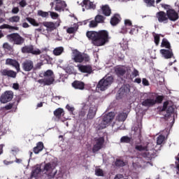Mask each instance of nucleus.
Instances as JSON below:
<instances>
[{
    "label": "nucleus",
    "instance_id": "nucleus-43",
    "mask_svg": "<svg viewBox=\"0 0 179 179\" xmlns=\"http://www.w3.org/2000/svg\"><path fill=\"white\" fill-rule=\"evenodd\" d=\"M115 166H116V167H124V166H125V162L122 159H117L115 162Z\"/></svg>",
    "mask_w": 179,
    "mask_h": 179
},
{
    "label": "nucleus",
    "instance_id": "nucleus-58",
    "mask_svg": "<svg viewBox=\"0 0 179 179\" xmlns=\"http://www.w3.org/2000/svg\"><path fill=\"white\" fill-rule=\"evenodd\" d=\"M162 8H164V9H166V10H169V9H171V6L170 5L161 3Z\"/></svg>",
    "mask_w": 179,
    "mask_h": 179
},
{
    "label": "nucleus",
    "instance_id": "nucleus-12",
    "mask_svg": "<svg viewBox=\"0 0 179 179\" xmlns=\"http://www.w3.org/2000/svg\"><path fill=\"white\" fill-rule=\"evenodd\" d=\"M166 16L171 22H176L179 19L178 13L173 8L166 10Z\"/></svg>",
    "mask_w": 179,
    "mask_h": 179
},
{
    "label": "nucleus",
    "instance_id": "nucleus-1",
    "mask_svg": "<svg viewBox=\"0 0 179 179\" xmlns=\"http://www.w3.org/2000/svg\"><path fill=\"white\" fill-rule=\"evenodd\" d=\"M86 36L96 47H101L108 43V31L106 30L88 31Z\"/></svg>",
    "mask_w": 179,
    "mask_h": 179
},
{
    "label": "nucleus",
    "instance_id": "nucleus-48",
    "mask_svg": "<svg viewBox=\"0 0 179 179\" xmlns=\"http://www.w3.org/2000/svg\"><path fill=\"white\" fill-rule=\"evenodd\" d=\"M143 2L148 6H155V0H143Z\"/></svg>",
    "mask_w": 179,
    "mask_h": 179
},
{
    "label": "nucleus",
    "instance_id": "nucleus-16",
    "mask_svg": "<svg viewBox=\"0 0 179 179\" xmlns=\"http://www.w3.org/2000/svg\"><path fill=\"white\" fill-rule=\"evenodd\" d=\"M77 68L81 73H88V75H90L93 72V68L90 65L78 64Z\"/></svg>",
    "mask_w": 179,
    "mask_h": 179
},
{
    "label": "nucleus",
    "instance_id": "nucleus-30",
    "mask_svg": "<svg viewBox=\"0 0 179 179\" xmlns=\"http://www.w3.org/2000/svg\"><path fill=\"white\" fill-rule=\"evenodd\" d=\"M65 114V112L64 111V109L61 108H58L54 111V115L56 117V118H58V120H60L61 117Z\"/></svg>",
    "mask_w": 179,
    "mask_h": 179
},
{
    "label": "nucleus",
    "instance_id": "nucleus-35",
    "mask_svg": "<svg viewBox=\"0 0 179 179\" xmlns=\"http://www.w3.org/2000/svg\"><path fill=\"white\" fill-rule=\"evenodd\" d=\"M132 142L131 137L124 136L120 138V143H131Z\"/></svg>",
    "mask_w": 179,
    "mask_h": 179
},
{
    "label": "nucleus",
    "instance_id": "nucleus-7",
    "mask_svg": "<svg viewBox=\"0 0 179 179\" xmlns=\"http://www.w3.org/2000/svg\"><path fill=\"white\" fill-rule=\"evenodd\" d=\"M73 61L74 62H78L80 64H82L83 61H85V62H89V61H90V57L87 54L77 52L74 55Z\"/></svg>",
    "mask_w": 179,
    "mask_h": 179
},
{
    "label": "nucleus",
    "instance_id": "nucleus-42",
    "mask_svg": "<svg viewBox=\"0 0 179 179\" xmlns=\"http://www.w3.org/2000/svg\"><path fill=\"white\" fill-rule=\"evenodd\" d=\"M38 16H41V17H48L49 12L43 11L41 10H38L37 13Z\"/></svg>",
    "mask_w": 179,
    "mask_h": 179
},
{
    "label": "nucleus",
    "instance_id": "nucleus-51",
    "mask_svg": "<svg viewBox=\"0 0 179 179\" xmlns=\"http://www.w3.org/2000/svg\"><path fill=\"white\" fill-rule=\"evenodd\" d=\"M14 106H15V103H9L8 105H6L4 107V108L5 110H12Z\"/></svg>",
    "mask_w": 179,
    "mask_h": 179
},
{
    "label": "nucleus",
    "instance_id": "nucleus-2",
    "mask_svg": "<svg viewBox=\"0 0 179 179\" xmlns=\"http://www.w3.org/2000/svg\"><path fill=\"white\" fill-rule=\"evenodd\" d=\"M6 37L10 43H13L15 45H23L24 44V38L22 37L18 33L8 34Z\"/></svg>",
    "mask_w": 179,
    "mask_h": 179
},
{
    "label": "nucleus",
    "instance_id": "nucleus-52",
    "mask_svg": "<svg viewBox=\"0 0 179 179\" xmlns=\"http://www.w3.org/2000/svg\"><path fill=\"white\" fill-rule=\"evenodd\" d=\"M132 76L134 78H136L137 76H139V71H138L136 69H134V71L131 73Z\"/></svg>",
    "mask_w": 179,
    "mask_h": 179
},
{
    "label": "nucleus",
    "instance_id": "nucleus-37",
    "mask_svg": "<svg viewBox=\"0 0 179 179\" xmlns=\"http://www.w3.org/2000/svg\"><path fill=\"white\" fill-rule=\"evenodd\" d=\"M8 22L10 23H19L20 22V16L14 15L8 18Z\"/></svg>",
    "mask_w": 179,
    "mask_h": 179
},
{
    "label": "nucleus",
    "instance_id": "nucleus-45",
    "mask_svg": "<svg viewBox=\"0 0 179 179\" xmlns=\"http://www.w3.org/2000/svg\"><path fill=\"white\" fill-rule=\"evenodd\" d=\"M154 43H155L156 45H159L160 43V35L155 34L154 35Z\"/></svg>",
    "mask_w": 179,
    "mask_h": 179
},
{
    "label": "nucleus",
    "instance_id": "nucleus-28",
    "mask_svg": "<svg viewBox=\"0 0 179 179\" xmlns=\"http://www.w3.org/2000/svg\"><path fill=\"white\" fill-rule=\"evenodd\" d=\"M41 173V166L40 165H36L33 168L32 172H31V177H37L38 174Z\"/></svg>",
    "mask_w": 179,
    "mask_h": 179
},
{
    "label": "nucleus",
    "instance_id": "nucleus-22",
    "mask_svg": "<svg viewBox=\"0 0 179 179\" xmlns=\"http://www.w3.org/2000/svg\"><path fill=\"white\" fill-rule=\"evenodd\" d=\"M38 83L43 85V86H51L54 84V78H42L38 80Z\"/></svg>",
    "mask_w": 179,
    "mask_h": 179
},
{
    "label": "nucleus",
    "instance_id": "nucleus-39",
    "mask_svg": "<svg viewBox=\"0 0 179 179\" xmlns=\"http://www.w3.org/2000/svg\"><path fill=\"white\" fill-rule=\"evenodd\" d=\"M96 23H104V20H106V17L101 15H97L94 17Z\"/></svg>",
    "mask_w": 179,
    "mask_h": 179
},
{
    "label": "nucleus",
    "instance_id": "nucleus-38",
    "mask_svg": "<svg viewBox=\"0 0 179 179\" xmlns=\"http://www.w3.org/2000/svg\"><path fill=\"white\" fill-rule=\"evenodd\" d=\"M0 29H9L10 30H17V31L19 30V27L10 26L8 24H3L1 25Z\"/></svg>",
    "mask_w": 179,
    "mask_h": 179
},
{
    "label": "nucleus",
    "instance_id": "nucleus-40",
    "mask_svg": "<svg viewBox=\"0 0 179 179\" xmlns=\"http://www.w3.org/2000/svg\"><path fill=\"white\" fill-rule=\"evenodd\" d=\"M164 141H166V136L159 135L157 138V145H162L164 143Z\"/></svg>",
    "mask_w": 179,
    "mask_h": 179
},
{
    "label": "nucleus",
    "instance_id": "nucleus-46",
    "mask_svg": "<svg viewBox=\"0 0 179 179\" xmlns=\"http://www.w3.org/2000/svg\"><path fill=\"white\" fill-rule=\"evenodd\" d=\"M97 26H99V24L97 23V21H96L95 20H92L90 22L89 27L93 29L94 27H97Z\"/></svg>",
    "mask_w": 179,
    "mask_h": 179
},
{
    "label": "nucleus",
    "instance_id": "nucleus-47",
    "mask_svg": "<svg viewBox=\"0 0 179 179\" xmlns=\"http://www.w3.org/2000/svg\"><path fill=\"white\" fill-rule=\"evenodd\" d=\"M3 48H4V50H7V51H12L13 50V47L9 45L8 43H3Z\"/></svg>",
    "mask_w": 179,
    "mask_h": 179
},
{
    "label": "nucleus",
    "instance_id": "nucleus-60",
    "mask_svg": "<svg viewBox=\"0 0 179 179\" xmlns=\"http://www.w3.org/2000/svg\"><path fill=\"white\" fill-rule=\"evenodd\" d=\"M142 82H143V85L144 86H149V81L148 80V79H146V78H143Z\"/></svg>",
    "mask_w": 179,
    "mask_h": 179
},
{
    "label": "nucleus",
    "instance_id": "nucleus-18",
    "mask_svg": "<svg viewBox=\"0 0 179 179\" xmlns=\"http://www.w3.org/2000/svg\"><path fill=\"white\" fill-rule=\"evenodd\" d=\"M160 52L165 59H170V58H173V57H174L172 49H161Z\"/></svg>",
    "mask_w": 179,
    "mask_h": 179
},
{
    "label": "nucleus",
    "instance_id": "nucleus-27",
    "mask_svg": "<svg viewBox=\"0 0 179 179\" xmlns=\"http://www.w3.org/2000/svg\"><path fill=\"white\" fill-rule=\"evenodd\" d=\"M116 75L118 76H124L127 73V69L124 66L117 67L115 69Z\"/></svg>",
    "mask_w": 179,
    "mask_h": 179
},
{
    "label": "nucleus",
    "instance_id": "nucleus-24",
    "mask_svg": "<svg viewBox=\"0 0 179 179\" xmlns=\"http://www.w3.org/2000/svg\"><path fill=\"white\" fill-rule=\"evenodd\" d=\"M97 109L95 107H90L87 115V117L88 120H93L94 117H96V113Z\"/></svg>",
    "mask_w": 179,
    "mask_h": 179
},
{
    "label": "nucleus",
    "instance_id": "nucleus-63",
    "mask_svg": "<svg viewBox=\"0 0 179 179\" xmlns=\"http://www.w3.org/2000/svg\"><path fill=\"white\" fill-rule=\"evenodd\" d=\"M13 88L15 90H19V85L17 83H13Z\"/></svg>",
    "mask_w": 179,
    "mask_h": 179
},
{
    "label": "nucleus",
    "instance_id": "nucleus-6",
    "mask_svg": "<svg viewBox=\"0 0 179 179\" xmlns=\"http://www.w3.org/2000/svg\"><path fill=\"white\" fill-rule=\"evenodd\" d=\"M166 111L167 115L165 117H169L174 113V106L170 104V101H166L163 103V106L159 108V113Z\"/></svg>",
    "mask_w": 179,
    "mask_h": 179
},
{
    "label": "nucleus",
    "instance_id": "nucleus-23",
    "mask_svg": "<svg viewBox=\"0 0 179 179\" xmlns=\"http://www.w3.org/2000/svg\"><path fill=\"white\" fill-rule=\"evenodd\" d=\"M43 76L45 79H53V83L55 82V76H54V71L52 70H47L43 73Z\"/></svg>",
    "mask_w": 179,
    "mask_h": 179
},
{
    "label": "nucleus",
    "instance_id": "nucleus-62",
    "mask_svg": "<svg viewBox=\"0 0 179 179\" xmlns=\"http://www.w3.org/2000/svg\"><path fill=\"white\" fill-rule=\"evenodd\" d=\"M114 179H125L123 175L119 174L117 175Z\"/></svg>",
    "mask_w": 179,
    "mask_h": 179
},
{
    "label": "nucleus",
    "instance_id": "nucleus-32",
    "mask_svg": "<svg viewBox=\"0 0 179 179\" xmlns=\"http://www.w3.org/2000/svg\"><path fill=\"white\" fill-rule=\"evenodd\" d=\"M64 47H62V46L57 47L53 50V54L56 57H58L59 55H61V54H62V52H64Z\"/></svg>",
    "mask_w": 179,
    "mask_h": 179
},
{
    "label": "nucleus",
    "instance_id": "nucleus-33",
    "mask_svg": "<svg viewBox=\"0 0 179 179\" xmlns=\"http://www.w3.org/2000/svg\"><path fill=\"white\" fill-rule=\"evenodd\" d=\"M161 47L168 48V50L171 49V45H170V42L165 38L162 39Z\"/></svg>",
    "mask_w": 179,
    "mask_h": 179
},
{
    "label": "nucleus",
    "instance_id": "nucleus-13",
    "mask_svg": "<svg viewBox=\"0 0 179 179\" xmlns=\"http://www.w3.org/2000/svg\"><path fill=\"white\" fill-rule=\"evenodd\" d=\"M22 66L24 72H30L34 69V63L32 60L27 59L22 64Z\"/></svg>",
    "mask_w": 179,
    "mask_h": 179
},
{
    "label": "nucleus",
    "instance_id": "nucleus-61",
    "mask_svg": "<svg viewBox=\"0 0 179 179\" xmlns=\"http://www.w3.org/2000/svg\"><path fill=\"white\" fill-rule=\"evenodd\" d=\"M43 62H39L36 64V69H41V66H43Z\"/></svg>",
    "mask_w": 179,
    "mask_h": 179
},
{
    "label": "nucleus",
    "instance_id": "nucleus-41",
    "mask_svg": "<svg viewBox=\"0 0 179 179\" xmlns=\"http://www.w3.org/2000/svg\"><path fill=\"white\" fill-rule=\"evenodd\" d=\"M135 149L138 152H143V150H148V145H136Z\"/></svg>",
    "mask_w": 179,
    "mask_h": 179
},
{
    "label": "nucleus",
    "instance_id": "nucleus-29",
    "mask_svg": "<svg viewBox=\"0 0 179 179\" xmlns=\"http://www.w3.org/2000/svg\"><path fill=\"white\" fill-rule=\"evenodd\" d=\"M102 13L104 16H110L111 15V8L108 5L103 6L101 8Z\"/></svg>",
    "mask_w": 179,
    "mask_h": 179
},
{
    "label": "nucleus",
    "instance_id": "nucleus-15",
    "mask_svg": "<svg viewBox=\"0 0 179 179\" xmlns=\"http://www.w3.org/2000/svg\"><path fill=\"white\" fill-rule=\"evenodd\" d=\"M6 65L9 66H13L17 71V72H20V64L16 59L8 58L6 59Z\"/></svg>",
    "mask_w": 179,
    "mask_h": 179
},
{
    "label": "nucleus",
    "instance_id": "nucleus-21",
    "mask_svg": "<svg viewBox=\"0 0 179 179\" xmlns=\"http://www.w3.org/2000/svg\"><path fill=\"white\" fill-rule=\"evenodd\" d=\"M72 87L77 90H85V83L79 80H74L71 84Z\"/></svg>",
    "mask_w": 179,
    "mask_h": 179
},
{
    "label": "nucleus",
    "instance_id": "nucleus-64",
    "mask_svg": "<svg viewBox=\"0 0 179 179\" xmlns=\"http://www.w3.org/2000/svg\"><path fill=\"white\" fill-rule=\"evenodd\" d=\"M4 164H6V166L9 165V164H13V161H7V160H4L3 161Z\"/></svg>",
    "mask_w": 179,
    "mask_h": 179
},
{
    "label": "nucleus",
    "instance_id": "nucleus-54",
    "mask_svg": "<svg viewBox=\"0 0 179 179\" xmlns=\"http://www.w3.org/2000/svg\"><path fill=\"white\" fill-rule=\"evenodd\" d=\"M66 110H68V111H69L70 113H73V111H75V108L72 107L71 106H69V104H67L66 106Z\"/></svg>",
    "mask_w": 179,
    "mask_h": 179
},
{
    "label": "nucleus",
    "instance_id": "nucleus-4",
    "mask_svg": "<svg viewBox=\"0 0 179 179\" xmlns=\"http://www.w3.org/2000/svg\"><path fill=\"white\" fill-rule=\"evenodd\" d=\"M113 80L114 78L113 76L105 77L99 82L96 87L101 92H104V90H106V89H107V87H108V86L113 83Z\"/></svg>",
    "mask_w": 179,
    "mask_h": 179
},
{
    "label": "nucleus",
    "instance_id": "nucleus-44",
    "mask_svg": "<svg viewBox=\"0 0 179 179\" xmlns=\"http://www.w3.org/2000/svg\"><path fill=\"white\" fill-rule=\"evenodd\" d=\"M95 176H97L98 177H104V171L100 168L96 169Z\"/></svg>",
    "mask_w": 179,
    "mask_h": 179
},
{
    "label": "nucleus",
    "instance_id": "nucleus-56",
    "mask_svg": "<svg viewBox=\"0 0 179 179\" xmlns=\"http://www.w3.org/2000/svg\"><path fill=\"white\" fill-rule=\"evenodd\" d=\"M90 2V0H83V2L80 3L81 6H87Z\"/></svg>",
    "mask_w": 179,
    "mask_h": 179
},
{
    "label": "nucleus",
    "instance_id": "nucleus-26",
    "mask_svg": "<svg viewBox=\"0 0 179 179\" xmlns=\"http://www.w3.org/2000/svg\"><path fill=\"white\" fill-rule=\"evenodd\" d=\"M132 27V22L129 20H124V26L122 28V33H127L128 31V29H131Z\"/></svg>",
    "mask_w": 179,
    "mask_h": 179
},
{
    "label": "nucleus",
    "instance_id": "nucleus-25",
    "mask_svg": "<svg viewBox=\"0 0 179 179\" xmlns=\"http://www.w3.org/2000/svg\"><path fill=\"white\" fill-rule=\"evenodd\" d=\"M43 149H44V143L40 141L37 143L36 146L34 148V153H35V155H38L40 152L43 151Z\"/></svg>",
    "mask_w": 179,
    "mask_h": 179
},
{
    "label": "nucleus",
    "instance_id": "nucleus-10",
    "mask_svg": "<svg viewBox=\"0 0 179 179\" xmlns=\"http://www.w3.org/2000/svg\"><path fill=\"white\" fill-rule=\"evenodd\" d=\"M143 96H145V99L142 101L141 106H143V107H147V108L155 107V99L150 98L149 94L145 93Z\"/></svg>",
    "mask_w": 179,
    "mask_h": 179
},
{
    "label": "nucleus",
    "instance_id": "nucleus-19",
    "mask_svg": "<svg viewBox=\"0 0 179 179\" xmlns=\"http://www.w3.org/2000/svg\"><path fill=\"white\" fill-rule=\"evenodd\" d=\"M42 24L48 29L50 31H52L53 30H55L57 27H59V23L57 22H44L42 23Z\"/></svg>",
    "mask_w": 179,
    "mask_h": 179
},
{
    "label": "nucleus",
    "instance_id": "nucleus-50",
    "mask_svg": "<svg viewBox=\"0 0 179 179\" xmlns=\"http://www.w3.org/2000/svg\"><path fill=\"white\" fill-rule=\"evenodd\" d=\"M51 169H52V166H51L50 163H48V164H45L44 170L45 171H51Z\"/></svg>",
    "mask_w": 179,
    "mask_h": 179
},
{
    "label": "nucleus",
    "instance_id": "nucleus-11",
    "mask_svg": "<svg viewBox=\"0 0 179 179\" xmlns=\"http://www.w3.org/2000/svg\"><path fill=\"white\" fill-rule=\"evenodd\" d=\"M12 99H13V92L12 91H6L0 98L1 103L5 104L8 103V101H11Z\"/></svg>",
    "mask_w": 179,
    "mask_h": 179
},
{
    "label": "nucleus",
    "instance_id": "nucleus-20",
    "mask_svg": "<svg viewBox=\"0 0 179 179\" xmlns=\"http://www.w3.org/2000/svg\"><path fill=\"white\" fill-rule=\"evenodd\" d=\"M121 15L118 13H115L111 17L110 23L111 26H117L121 22Z\"/></svg>",
    "mask_w": 179,
    "mask_h": 179
},
{
    "label": "nucleus",
    "instance_id": "nucleus-5",
    "mask_svg": "<svg viewBox=\"0 0 179 179\" xmlns=\"http://www.w3.org/2000/svg\"><path fill=\"white\" fill-rule=\"evenodd\" d=\"M21 51L22 54H32V55H40V54H41V50H40V49L34 50L33 45L23 46L21 48Z\"/></svg>",
    "mask_w": 179,
    "mask_h": 179
},
{
    "label": "nucleus",
    "instance_id": "nucleus-14",
    "mask_svg": "<svg viewBox=\"0 0 179 179\" xmlns=\"http://www.w3.org/2000/svg\"><path fill=\"white\" fill-rule=\"evenodd\" d=\"M156 17L159 23H169V17L167 13L164 11H159L156 13Z\"/></svg>",
    "mask_w": 179,
    "mask_h": 179
},
{
    "label": "nucleus",
    "instance_id": "nucleus-57",
    "mask_svg": "<svg viewBox=\"0 0 179 179\" xmlns=\"http://www.w3.org/2000/svg\"><path fill=\"white\" fill-rule=\"evenodd\" d=\"M49 13H50V16L52 19H57L58 17V13L49 11Z\"/></svg>",
    "mask_w": 179,
    "mask_h": 179
},
{
    "label": "nucleus",
    "instance_id": "nucleus-55",
    "mask_svg": "<svg viewBox=\"0 0 179 179\" xmlns=\"http://www.w3.org/2000/svg\"><path fill=\"white\" fill-rule=\"evenodd\" d=\"M75 31H76L75 27H69L67 29V33H69V34H73Z\"/></svg>",
    "mask_w": 179,
    "mask_h": 179
},
{
    "label": "nucleus",
    "instance_id": "nucleus-59",
    "mask_svg": "<svg viewBox=\"0 0 179 179\" xmlns=\"http://www.w3.org/2000/svg\"><path fill=\"white\" fill-rule=\"evenodd\" d=\"M12 13H13L14 15H16V14L19 13V8L18 7H14L12 9Z\"/></svg>",
    "mask_w": 179,
    "mask_h": 179
},
{
    "label": "nucleus",
    "instance_id": "nucleus-34",
    "mask_svg": "<svg viewBox=\"0 0 179 179\" xmlns=\"http://www.w3.org/2000/svg\"><path fill=\"white\" fill-rule=\"evenodd\" d=\"M163 100H164V96L157 95L155 99H154V105L156 106V104H162V103H163Z\"/></svg>",
    "mask_w": 179,
    "mask_h": 179
},
{
    "label": "nucleus",
    "instance_id": "nucleus-53",
    "mask_svg": "<svg viewBox=\"0 0 179 179\" xmlns=\"http://www.w3.org/2000/svg\"><path fill=\"white\" fill-rule=\"evenodd\" d=\"M19 5L21 6V8H24L25 6H27V2L26 0H22L20 1Z\"/></svg>",
    "mask_w": 179,
    "mask_h": 179
},
{
    "label": "nucleus",
    "instance_id": "nucleus-3",
    "mask_svg": "<svg viewBox=\"0 0 179 179\" xmlns=\"http://www.w3.org/2000/svg\"><path fill=\"white\" fill-rule=\"evenodd\" d=\"M114 116L115 115L113 112H110L107 115H104L102 120L98 126V129H104V128H107V127H108V124L112 122L114 120Z\"/></svg>",
    "mask_w": 179,
    "mask_h": 179
},
{
    "label": "nucleus",
    "instance_id": "nucleus-36",
    "mask_svg": "<svg viewBox=\"0 0 179 179\" xmlns=\"http://www.w3.org/2000/svg\"><path fill=\"white\" fill-rule=\"evenodd\" d=\"M128 117V114L127 113H120L118 114L117 119L118 121L124 122Z\"/></svg>",
    "mask_w": 179,
    "mask_h": 179
},
{
    "label": "nucleus",
    "instance_id": "nucleus-9",
    "mask_svg": "<svg viewBox=\"0 0 179 179\" xmlns=\"http://www.w3.org/2000/svg\"><path fill=\"white\" fill-rule=\"evenodd\" d=\"M1 76H4L6 78L15 79L17 75V73L13 70L9 69H4L0 71Z\"/></svg>",
    "mask_w": 179,
    "mask_h": 179
},
{
    "label": "nucleus",
    "instance_id": "nucleus-49",
    "mask_svg": "<svg viewBox=\"0 0 179 179\" xmlns=\"http://www.w3.org/2000/svg\"><path fill=\"white\" fill-rule=\"evenodd\" d=\"M142 157H145V159H152V155L150 152H148V150L142 153Z\"/></svg>",
    "mask_w": 179,
    "mask_h": 179
},
{
    "label": "nucleus",
    "instance_id": "nucleus-17",
    "mask_svg": "<svg viewBox=\"0 0 179 179\" xmlns=\"http://www.w3.org/2000/svg\"><path fill=\"white\" fill-rule=\"evenodd\" d=\"M55 10L57 12H61V10H64L65 8H66V3L62 0H55Z\"/></svg>",
    "mask_w": 179,
    "mask_h": 179
},
{
    "label": "nucleus",
    "instance_id": "nucleus-8",
    "mask_svg": "<svg viewBox=\"0 0 179 179\" xmlns=\"http://www.w3.org/2000/svg\"><path fill=\"white\" fill-rule=\"evenodd\" d=\"M104 137H99L98 138H95V144L92 148L93 153H96V152H99V150H100L101 149H103V147L104 146Z\"/></svg>",
    "mask_w": 179,
    "mask_h": 179
},
{
    "label": "nucleus",
    "instance_id": "nucleus-31",
    "mask_svg": "<svg viewBox=\"0 0 179 179\" xmlns=\"http://www.w3.org/2000/svg\"><path fill=\"white\" fill-rule=\"evenodd\" d=\"M26 20H27V22L34 27H38V26H40V23L37 22L34 18L28 17L26 18Z\"/></svg>",
    "mask_w": 179,
    "mask_h": 179
}]
</instances>
